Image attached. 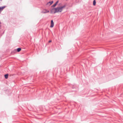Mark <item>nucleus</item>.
<instances>
[{
    "label": "nucleus",
    "mask_w": 123,
    "mask_h": 123,
    "mask_svg": "<svg viewBox=\"0 0 123 123\" xmlns=\"http://www.w3.org/2000/svg\"><path fill=\"white\" fill-rule=\"evenodd\" d=\"M65 6H64L60 7H57L55 8L56 13L61 12L63 10V9L64 8Z\"/></svg>",
    "instance_id": "obj_1"
},
{
    "label": "nucleus",
    "mask_w": 123,
    "mask_h": 123,
    "mask_svg": "<svg viewBox=\"0 0 123 123\" xmlns=\"http://www.w3.org/2000/svg\"><path fill=\"white\" fill-rule=\"evenodd\" d=\"M55 8L52 9L51 11V13H52L54 14L56 13Z\"/></svg>",
    "instance_id": "obj_2"
},
{
    "label": "nucleus",
    "mask_w": 123,
    "mask_h": 123,
    "mask_svg": "<svg viewBox=\"0 0 123 123\" xmlns=\"http://www.w3.org/2000/svg\"><path fill=\"white\" fill-rule=\"evenodd\" d=\"M54 25V23L53 22V21L52 20L51 21V25L50 27H53Z\"/></svg>",
    "instance_id": "obj_3"
},
{
    "label": "nucleus",
    "mask_w": 123,
    "mask_h": 123,
    "mask_svg": "<svg viewBox=\"0 0 123 123\" xmlns=\"http://www.w3.org/2000/svg\"><path fill=\"white\" fill-rule=\"evenodd\" d=\"M49 12V11L46 10H43V12L44 13H46Z\"/></svg>",
    "instance_id": "obj_4"
},
{
    "label": "nucleus",
    "mask_w": 123,
    "mask_h": 123,
    "mask_svg": "<svg viewBox=\"0 0 123 123\" xmlns=\"http://www.w3.org/2000/svg\"><path fill=\"white\" fill-rule=\"evenodd\" d=\"M58 1H57L56 2V3H55V4H54V5H53L52 6L54 7H55L56 6V5L58 3Z\"/></svg>",
    "instance_id": "obj_5"
},
{
    "label": "nucleus",
    "mask_w": 123,
    "mask_h": 123,
    "mask_svg": "<svg viewBox=\"0 0 123 123\" xmlns=\"http://www.w3.org/2000/svg\"><path fill=\"white\" fill-rule=\"evenodd\" d=\"M53 1H50L48 3V4H50L49 5H51L53 3Z\"/></svg>",
    "instance_id": "obj_6"
},
{
    "label": "nucleus",
    "mask_w": 123,
    "mask_h": 123,
    "mask_svg": "<svg viewBox=\"0 0 123 123\" xmlns=\"http://www.w3.org/2000/svg\"><path fill=\"white\" fill-rule=\"evenodd\" d=\"M8 77V74H6L5 75V77L6 79H7Z\"/></svg>",
    "instance_id": "obj_7"
},
{
    "label": "nucleus",
    "mask_w": 123,
    "mask_h": 123,
    "mask_svg": "<svg viewBox=\"0 0 123 123\" xmlns=\"http://www.w3.org/2000/svg\"><path fill=\"white\" fill-rule=\"evenodd\" d=\"M96 0H94L93 2V5L94 6H95L96 4Z\"/></svg>",
    "instance_id": "obj_8"
},
{
    "label": "nucleus",
    "mask_w": 123,
    "mask_h": 123,
    "mask_svg": "<svg viewBox=\"0 0 123 123\" xmlns=\"http://www.w3.org/2000/svg\"><path fill=\"white\" fill-rule=\"evenodd\" d=\"M21 50V48H18L17 49V51L18 52H19Z\"/></svg>",
    "instance_id": "obj_9"
},
{
    "label": "nucleus",
    "mask_w": 123,
    "mask_h": 123,
    "mask_svg": "<svg viewBox=\"0 0 123 123\" xmlns=\"http://www.w3.org/2000/svg\"><path fill=\"white\" fill-rule=\"evenodd\" d=\"M52 42V41L51 40H50V41H49V42L50 43V42Z\"/></svg>",
    "instance_id": "obj_10"
}]
</instances>
